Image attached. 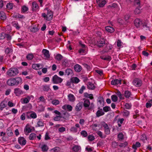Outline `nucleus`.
<instances>
[{"label":"nucleus","mask_w":152,"mask_h":152,"mask_svg":"<svg viewBox=\"0 0 152 152\" xmlns=\"http://www.w3.org/2000/svg\"><path fill=\"white\" fill-rule=\"evenodd\" d=\"M22 81V78L19 77L11 78L7 80V83L9 86H17L21 83Z\"/></svg>","instance_id":"nucleus-1"},{"label":"nucleus","mask_w":152,"mask_h":152,"mask_svg":"<svg viewBox=\"0 0 152 152\" xmlns=\"http://www.w3.org/2000/svg\"><path fill=\"white\" fill-rule=\"evenodd\" d=\"M18 73V70L15 68H11L9 69L7 72V75L11 77L15 76Z\"/></svg>","instance_id":"nucleus-2"},{"label":"nucleus","mask_w":152,"mask_h":152,"mask_svg":"<svg viewBox=\"0 0 152 152\" xmlns=\"http://www.w3.org/2000/svg\"><path fill=\"white\" fill-rule=\"evenodd\" d=\"M63 79L55 75L52 77V81L53 84L61 83L63 81Z\"/></svg>","instance_id":"nucleus-3"},{"label":"nucleus","mask_w":152,"mask_h":152,"mask_svg":"<svg viewBox=\"0 0 152 152\" xmlns=\"http://www.w3.org/2000/svg\"><path fill=\"white\" fill-rule=\"evenodd\" d=\"M105 44V40L103 38H100L97 41L96 45L99 48L103 47Z\"/></svg>","instance_id":"nucleus-4"},{"label":"nucleus","mask_w":152,"mask_h":152,"mask_svg":"<svg viewBox=\"0 0 152 152\" xmlns=\"http://www.w3.org/2000/svg\"><path fill=\"white\" fill-rule=\"evenodd\" d=\"M132 83L134 85L137 87L140 86L142 84V80L138 78H135L133 80Z\"/></svg>","instance_id":"nucleus-5"},{"label":"nucleus","mask_w":152,"mask_h":152,"mask_svg":"<svg viewBox=\"0 0 152 152\" xmlns=\"http://www.w3.org/2000/svg\"><path fill=\"white\" fill-rule=\"evenodd\" d=\"M102 125L104 127L105 133L107 134H109L110 133V129L108 125L105 122L103 121L102 123Z\"/></svg>","instance_id":"nucleus-6"},{"label":"nucleus","mask_w":152,"mask_h":152,"mask_svg":"<svg viewBox=\"0 0 152 152\" xmlns=\"http://www.w3.org/2000/svg\"><path fill=\"white\" fill-rule=\"evenodd\" d=\"M83 102H80L77 104L75 107V110L77 112L80 111L83 108Z\"/></svg>","instance_id":"nucleus-7"},{"label":"nucleus","mask_w":152,"mask_h":152,"mask_svg":"<svg viewBox=\"0 0 152 152\" xmlns=\"http://www.w3.org/2000/svg\"><path fill=\"white\" fill-rule=\"evenodd\" d=\"M96 2L100 7H103L106 3L105 0H96Z\"/></svg>","instance_id":"nucleus-8"},{"label":"nucleus","mask_w":152,"mask_h":152,"mask_svg":"<svg viewBox=\"0 0 152 152\" xmlns=\"http://www.w3.org/2000/svg\"><path fill=\"white\" fill-rule=\"evenodd\" d=\"M18 142L19 143L22 145H25L26 142V139L22 137H20L18 138Z\"/></svg>","instance_id":"nucleus-9"},{"label":"nucleus","mask_w":152,"mask_h":152,"mask_svg":"<svg viewBox=\"0 0 152 152\" xmlns=\"http://www.w3.org/2000/svg\"><path fill=\"white\" fill-rule=\"evenodd\" d=\"M134 23L135 26L137 28L139 27L142 24V21L139 18L136 19L134 21Z\"/></svg>","instance_id":"nucleus-10"},{"label":"nucleus","mask_w":152,"mask_h":152,"mask_svg":"<svg viewBox=\"0 0 152 152\" xmlns=\"http://www.w3.org/2000/svg\"><path fill=\"white\" fill-rule=\"evenodd\" d=\"M111 84L112 85H117L118 84H121V80L116 79L113 80L111 82Z\"/></svg>","instance_id":"nucleus-11"},{"label":"nucleus","mask_w":152,"mask_h":152,"mask_svg":"<svg viewBox=\"0 0 152 152\" xmlns=\"http://www.w3.org/2000/svg\"><path fill=\"white\" fill-rule=\"evenodd\" d=\"M62 108L64 110L67 109V111L69 112L71 111L73 108L72 106L69 104H65L62 107Z\"/></svg>","instance_id":"nucleus-12"},{"label":"nucleus","mask_w":152,"mask_h":152,"mask_svg":"<svg viewBox=\"0 0 152 152\" xmlns=\"http://www.w3.org/2000/svg\"><path fill=\"white\" fill-rule=\"evenodd\" d=\"M14 93L16 96H18L23 94V92L20 88H17L14 89Z\"/></svg>","instance_id":"nucleus-13"},{"label":"nucleus","mask_w":152,"mask_h":152,"mask_svg":"<svg viewBox=\"0 0 152 152\" xmlns=\"http://www.w3.org/2000/svg\"><path fill=\"white\" fill-rule=\"evenodd\" d=\"M98 110L96 113V117H99L100 116L103 115L104 114V113L102 110V109H100V107H99Z\"/></svg>","instance_id":"nucleus-14"},{"label":"nucleus","mask_w":152,"mask_h":152,"mask_svg":"<svg viewBox=\"0 0 152 152\" xmlns=\"http://www.w3.org/2000/svg\"><path fill=\"white\" fill-rule=\"evenodd\" d=\"M47 20L50 21L52 20L53 19V14L52 12L51 11H49L48 10L47 13Z\"/></svg>","instance_id":"nucleus-15"},{"label":"nucleus","mask_w":152,"mask_h":152,"mask_svg":"<svg viewBox=\"0 0 152 152\" xmlns=\"http://www.w3.org/2000/svg\"><path fill=\"white\" fill-rule=\"evenodd\" d=\"M105 29L106 31L110 33H112L115 31L114 28L110 26H106L105 27Z\"/></svg>","instance_id":"nucleus-16"},{"label":"nucleus","mask_w":152,"mask_h":152,"mask_svg":"<svg viewBox=\"0 0 152 152\" xmlns=\"http://www.w3.org/2000/svg\"><path fill=\"white\" fill-rule=\"evenodd\" d=\"M83 105L85 108L89 107L90 105V102L89 100L88 99H85L83 103Z\"/></svg>","instance_id":"nucleus-17"},{"label":"nucleus","mask_w":152,"mask_h":152,"mask_svg":"<svg viewBox=\"0 0 152 152\" xmlns=\"http://www.w3.org/2000/svg\"><path fill=\"white\" fill-rule=\"evenodd\" d=\"M75 70L77 72H80L82 69V67L78 64H76L74 66Z\"/></svg>","instance_id":"nucleus-18"},{"label":"nucleus","mask_w":152,"mask_h":152,"mask_svg":"<svg viewBox=\"0 0 152 152\" xmlns=\"http://www.w3.org/2000/svg\"><path fill=\"white\" fill-rule=\"evenodd\" d=\"M7 104V102L5 101H4L1 102L0 104V110L2 111L3 109L6 107Z\"/></svg>","instance_id":"nucleus-19"},{"label":"nucleus","mask_w":152,"mask_h":152,"mask_svg":"<svg viewBox=\"0 0 152 152\" xmlns=\"http://www.w3.org/2000/svg\"><path fill=\"white\" fill-rule=\"evenodd\" d=\"M43 53L44 57H45L46 58H49L50 57V55L49 54V51L46 49H43L42 51Z\"/></svg>","instance_id":"nucleus-20"},{"label":"nucleus","mask_w":152,"mask_h":152,"mask_svg":"<svg viewBox=\"0 0 152 152\" xmlns=\"http://www.w3.org/2000/svg\"><path fill=\"white\" fill-rule=\"evenodd\" d=\"M32 10L33 11H36L39 8V6L37 3L35 2H32Z\"/></svg>","instance_id":"nucleus-21"},{"label":"nucleus","mask_w":152,"mask_h":152,"mask_svg":"<svg viewBox=\"0 0 152 152\" xmlns=\"http://www.w3.org/2000/svg\"><path fill=\"white\" fill-rule=\"evenodd\" d=\"M41 148L43 152H46L48 151L49 148L46 145L44 144L41 146Z\"/></svg>","instance_id":"nucleus-22"},{"label":"nucleus","mask_w":152,"mask_h":152,"mask_svg":"<svg viewBox=\"0 0 152 152\" xmlns=\"http://www.w3.org/2000/svg\"><path fill=\"white\" fill-rule=\"evenodd\" d=\"M88 89L90 90H94L95 88L94 84L91 82H89L88 85H87Z\"/></svg>","instance_id":"nucleus-23"},{"label":"nucleus","mask_w":152,"mask_h":152,"mask_svg":"<svg viewBox=\"0 0 152 152\" xmlns=\"http://www.w3.org/2000/svg\"><path fill=\"white\" fill-rule=\"evenodd\" d=\"M73 73V71L70 69L67 68L65 70V75H72Z\"/></svg>","instance_id":"nucleus-24"},{"label":"nucleus","mask_w":152,"mask_h":152,"mask_svg":"<svg viewBox=\"0 0 152 152\" xmlns=\"http://www.w3.org/2000/svg\"><path fill=\"white\" fill-rule=\"evenodd\" d=\"M72 83H77L80 81V80L77 77L72 78L71 79Z\"/></svg>","instance_id":"nucleus-25"},{"label":"nucleus","mask_w":152,"mask_h":152,"mask_svg":"<svg viewBox=\"0 0 152 152\" xmlns=\"http://www.w3.org/2000/svg\"><path fill=\"white\" fill-rule=\"evenodd\" d=\"M141 144L139 142H136L135 144H133L132 146V148L134 149H137V148L140 147Z\"/></svg>","instance_id":"nucleus-26"},{"label":"nucleus","mask_w":152,"mask_h":152,"mask_svg":"<svg viewBox=\"0 0 152 152\" xmlns=\"http://www.w3.org/2000/svg\"><path fill=\"white\" fill-rule=\"evenodd\" d=\"M134 5L137 7H141L140 6V0H134Z\"/></svg>","instance_id":"nucleus-27"},{"label":"nucleus","mask_w":152,"mask_h":152,"mask_svg":"<svg viewBox=\"0 0 152 152\" xmlns=\"http://www.w3.org/2000/svg\"><path fill=\"white\" fill-rule=\"evenodd\" d=\"M117 20V22L120 25H126L127 24L126 23H125L124 20L121 18H118Z\"/></svg>","instance_id":"nucleus-28"},{"label":"nucleus","mask_w":152,"mask_h":152,"mask_svg":"<svg viewBox=\"0 0 152 152\" xmlns=\"http://www.w3.org/2000/svg\"><path fill=\"white\" fill-rule=\"evenodd\" d=\"M36 134L34 133H31L29 135V139L30 140H34L36 137Z\"/></svg>","instance_id":"nucleus-29"},{"label":"nucleus","mask_w":152,"mask_h":152,"mask_svg":"<svg viewBox=\"0 0 152 152\" xmlns=\"http://www.w3.org/2000/svg\"><path fill=\"white\" fill-rule=\"evenodd\" d=\"M131 95V92L127 90L124 93V96L126 98H129Z\"/></svg>","instance_id":"nucleus-30"},{"label":"nucleus","mask_w":152,"mask_h":152,"mask_svg":"<svg viewBox=\"0 0 152 152\" xmlns=\"http://www.w3.org/2000/svg\"><path fill=\"white\" fill-rule=\"evenodd\" d=\"M28 10V8L25 5L22 6L21 9V11L22 13H24L27 12Z\"/></svg>","instance_id":"nucleus-31"},{"label":"nucleus","mask_w":152,"mask_h":152,"mask_svg":"<svg viewBox=\"0 0 152 152\" xmlns=\"http://www.w3.org/2000/svg\"><path fill=\"white\" fill-rule=\"evenodd\" d=\"M69 100L71 102H73L75 101V98L73 94H69L68 95Z\"/></svg>","instance_id":"nucleus-32"},{"label":"nucleus","mask_w":152,"mask_h":152,"mask_svg":"<svg viewBox=\"0 0 152 152\" xmlns=\"http://www.w3.org/2000/svg\"><path fill=\"white\" fill-rule=\"evenodd\" d=\"M0 18L3 20H5L6 19L5 14L4 12H0Z\"/></svg>","instance_id":"nucleus-33"},{"label":"nucleus","mask_w":152,"mask_h":152,"mask_svg":"<svg viewBox=\"0 0 152 152\" xmlns=\"http://www.w3.org/2000/svg\"><path fill=\"white\" fill-rule=\"evenodd\" d=\"M40 64H33L32 65V68L33 69H35L36 70H38L40 69Z\"/></svg>","instance_id":"nucleus-34"},{"label":"nucleus","mask_w":152,"mask_h":152,"mask_svg":"<svg viewBox=\"0 0 152 152\" xmlns=\"http://www.w3.org/2000/svg\"><path fill=\"white\" fill-rule=\"evenodd\" d=\"M42 89L44 91H48L50 89L49 85H43L42 86Z\"/></svg>","instance_id":"nucleus-35"},{"label":"nucleus","mask_w":152,"mask_h":152,"mask_svg":"<svg viewBox=\"0 0 152 152\" xmlns=\"http://www.w3.org/2000/svg\"><path fill=\"white\" fill-rule=\"evenodd\" d=\"M63 58V56L60 54H58L56 56L55 59L59 61Z\"/></svg>","instance_id":"nucleus-36"},{"label":"nucleus","mask_w":152,"mask_h":152,"mask_svg":"<svg viewBox=\"0 0 152 152\" xmlns=\"http://www.w3.org/2000/svg\"><path fill=\"white\" fill-rule=\"evenodd\" d=\"M80 148V146L75 145L73 147L72 150L74 151L75 152H78Z\"/></svg>","instance_id":"nucleus-37"},{"label":"nucleus","mask_w":152,"mask_h":152,"mask_svg":"<svg viewBox=\"0 0 152 152\" xmlns=\"http://www.w3.org/2000/svg\"><path fill=\"white\" fill-rule=\"evenodd\" d=\"M152 105V99L149 100L146 104V107L148 108L150 107Z\"/></svg>","instance_id":"nucleus-38"},{"label":"nucleus","mask_w":152,"mask_h":152,"mask_svg":"<svg viewBox=\"0 0 152 152\" xmlns=\"http://www.w3.org/2000/svg\"><path fill=\"white\" fill-rule=\"evenodd\" d=\"M63 112L64 115L65 116H62V118H63V119H64L66 120V118H68L69 117L68 113L65 111H63Z\"/></svg>","instance_id":"nucleus-39"},{"label":"nucleus","mask_w":152,"mask_h":152,"mask_svg":"<svg viewBox=\"0 0 152 152\" xmlns=\"http://www.w3.org/2000/svg\"><path fill=\"white\" fill-rule=\"evenodd\" d=\"M111 99L114 102H116L117 101L118 98L117 96L115 95H113L111 96Z\"/></svg>","instance_id":"nucleus-40"},{"label":"nucleus","mask_w":152,"mask_h":152,"mask_svg":"<svg viewBox=\"0 0 152 152\" xmlns=\"http://www.w3.org/2000/svg\"><path fill=\"white\" fill-rule=\"evenodd\" d=\"M15 22V21H14L12 22L13 26L15 27L17 29L19 30L20 28V26H19L18 23H14Z\"/></svg>","instance_id":"nucleus-41"},{"label":"nucleus","mask_w":152,"mask_h":152,"mask_svg":"<svg viewBox=\"0 0 152 152\" xmlns=\"http://www.w3.org/2000/svg\"><path fill=\"white\" fill-rule=\"evenodd\" d=\"M6 7L8 10H11L13 7V4L11 3H9L6 5Z\"/></svg>","instance_id":"nucleus-42"},{"label":"nucleus","mask_w":152,"mask_h":152,"mask_svg":"<svg viewBox=\"0 0 152 152\" xmlns=\"http://www.w3.org/2000/svg\"><path fill=\"white\" fill-rule=\"evenodd\" d=\"M118 146V142L115 141H114L112 142V148H117Z\"/></svg>","instance_id":"nucleus-43"},{"label":"nucleus","mask_w":152,"mask_h":152,"mask_svg":"<svg viewBox=\"0 0 152 152\" xmlns=\"http://www.w3.org/2000/svg\"><path fill=\"white\" fill-rule=\"evenodd\" d=\"M7 133L9 137L12 136L13 134V133L12 131L10 129H7Z\"/></svg>","instance_id":"nucleus-44"},{"label":"nucleus","mask_w":152,"mask_h":152,"mask_svg":"<svg viewBox=\"0 0 152 152\" xmlns=\"http://www.w3.org/2000/svg\"><path fill=\"white\" fill-rule=\"evenodd\" d=\"M34 56L32 53L28 54L26 56L27 58L29 60H31L34 58Z\"/></svg>","instance_id":"nucleus-45"},{"label":"nucleus","mask_w":152,"mask_h":152,"mask_svg":"<svg viewBox=\"0 0 152 152\" xmlns=\"http://www.w3.org/2000/svg\"><path fill=\"white\" fill-rule=\"evenodd\" d=\"M118 137L119 140H122L124 138V135L122 133H120L118 135Z\"/></svg>","instance_id":"nucleus-46"},{"label":"nucleus","mask_w":152,"mask_h":152,"mask_svg":"<svg viewBox=\"0 0 152 152\" xmlns=\"http://www.w3.org/2000/svg\"><path fill=\"white\" fill-rule=\"evenodd\" d=\"M38 30L39 29L36 26L31 28L30 29L31 32L34 33L37 32Z\"/></svg>","instance_id":"nucleus-47"},{"label":"nucleus","mask_w":152,"mask_h":152,"mask_svg":"<svg viewBox=\"0 0 152 152\" xmlns=\"http://www.w3.org/2000/svg\"><path fill=\"white\" fill-rule=\"evenodd\" d=\"M70 131L71 132L74 133L77 132V128L74 126L71 127V128L70 129Z\"/></svg>","instance_id":"nucleus-48"},{"label":"nucleus","mask_w":152,"mask_h":152,"mask_svg":"<svg viewBox=\"0 0 152 152\" xmlns=\"http://www.w3.org/2000/svg\"><path fill=\"white\" fill-rule=\"evenodd\" d=\"M81 134L83 137H86L88 135L87 132L85 130L82 131L80 132Z\"/></svg>","instance_id":"nucleus-49"},{"label":"nucleus","mask_w":152,"mask_h":152,"mask_svg":"<svg viewBox=\"0 0 152 152\" xmlns=\"http://www.w3.org/2000/svg\"><path fill=\"white\" fill-rule=\"evenodd\" d=\"M128 144V142L126 141H125L123 143H120V144L119 145V146L120 148H122L123 147H125Z\"/></svg>","instance_id":"nucleus-50"},{"label":"nucleus","mask_w":152,"mask_h":152,"mask_svg":"<svg viewBox=\"0 0 152 152\" xmlns=\"http://www.w3.org/2000/svg\"><path fill=\"white\" fill-rule=\"evenodd\" d=\"M51 151H53L54 152H58L60 151V148L58 147H56L52 149Z\"/></svg>","instance_id":"nucleus-51"},{"label":"nucleus","mask_w":152,"mask_h":152,"mask_svg":"<svg viewBox=\"0 0 152 152\" xmlns=\"http://www.w3.org/2000/svg\"><path fill=\"white\" fill-rule=\"evenodd\" d=\"M88 138L89 141H93L95 139L94 136L91 135H89L88 137Z\"/></svg>","instance_id":"nucleus-52"},{"label":"nucleus","mask_w":152,"mask_h":152,"mask_svg":"<svg viewBox=\"0 0 152 152\" xmlns=\"http://www.w3.org/2000/svg\"><path fill=\"white\" fill-rule=\"evenodd\" d=\"M141 12V10L139 8L137 7L134 10V13L135 14H138Z\"/></svg>","instance_id":"nucleus-53"},{"label":"nucleus","mask_w":152,"mask_h":152,"mask_svg":"<svg viewBox=\"0 0 152 152\" xmlns=\"http://www.w3.org/2000/svg\"><path fill=\"white\" fill-rule=\"evenodd\" d=\"M52 103L53 105H56L59 103V102L58 100L55 99L52 101Z\"/></svg>","instance_id":"nucleus-54"},{"label":"nucleus","mask_w":152,"mask_h":152,"mask_svg":"<svg viewBox=\"0 0 152 152\" xmlns=\"http://www.w3.org/2000/svg\"><path fill=\"white\" fill-rule=\"evenodd\" d=\"M37 125L38 126H44V123L42 121L39 120L37 122Z\"/></svg>","instance_id":"nucleus-55"},{"label":"nucleus","mask_w":152,"mask_h":152,"mask_svg":"<svg viewBox=\"0 0 152 152\" xmlns=\"http://www.w3.org/2000/svg\"><path fill=\"white\" fill-rule=\"evenodd\" d=\"M103 110L104 112H106L110 111V108L109 106H106L103 107Z\"/></svg>","instance_id":"nucleus-56"},{"label":"nucleus","mask_w":152,"mask_h":152,"mask_svg":"<svg viewBox=\"0 0 152 152\" xmlns=\"http://www.w3.org/2000/svg\"><path fill=\"white\" fill-rule=\"evenodd\" d=\"M129 114V112L126 110H124L123 111V115L126 116H128Z\"/></svg>","instance_id":"nucleus-57"},{"label":"nucleus","mask_w":152,"mask_h":152,"mask_svg":"<svg viewBox=\"0 0 152 152\" xmlns=\"http://www.w3.org/2000/svg\"><path fill=\"white\" fill-rule=\"evenodd\" d=\"M62 116H56L53 118V120L56 121H60V119L61 118Z\"/></svg>","instance_id":"nucleus-58"},{"label":"nucleus","mask_w":152,"mask_h":152,"mask_svg":"<svg viewBox=\"0 0 152 152\" xmlns=\"http://www.w3.org/2000/svg\"><path fill=\"white\" fill-rule=\"evenodd\" d=\"M130 15L129 14H127L125 15L124 16V19L125 20V21L126 22V23L127 22V21L129 19V18H130Z\"/></svg>","instance_id":"nucleus-59"},{"label":"nucleus","mask_w":152,"mask_h":152,"mask_svg":"<svg viewBox=\"0 0 152 152\" xmlns=\"http://www.w3.org/2000/svg\"><path fill=\"white\" fill-rule=\"evenodd\" d=\"M85 89V87L84 86H83L79 91V93L80 94H82L83 92V91Z\"/></svg>","instance_id":"nucleus-60"},{"label":"nucleus","mask_w":152,"mask_h":152,"mask_svg":"<svg viewBox=\"0 0 152 152\" xmlns=\"http://www.w3.org/2000/svg\"><path fill=\"white\" fill-rule=\"evenodd\" d=\"M32 129L29 127L26 126L25 129H24V132H27L28 133H30L31 132Z\"/></svg>","instance_id":"nucleus-61"},{"label":"nucleus","mask_w":152,"mask_h":152,"mask_svg":"<svg viewBox=\"0 0 152 152\" xmlns=\"http://www.w3.org/2000/svg\"><path fill=\"white\" fill-rule=\"evenodd\" d=\"M126 108L128 109H129L131 108V104L128 103H126L125 105Z\"/></svg>","instance_id":"nucleus-62"},{"label":"nucleus","mask_w":152,"mask_h":152,"mask_svg":"<svg viewBox=\"0 0 152 152\" xmlns=\"http://www.w3.org/2000/svg\"><path fill=\"white\" fill-rule=\"evenodd\" d=\"M147 23L145 22V21L142 22V26L143 28H144L145 27H146L147 28H148L149 27L147 26Z\"/></svg>","instance_id":"nucleus-63"},{"label":"nucleus","mask_w":152,"mask_h":152,"mask_svg":"<svg viewBox=\"0 0 152 152\" xmlns=\"http://www.w3.org/2000/svg\"><path fill=\"white\" fill-rule=\"evenodd\" d=\"M111 59V57L109 56H105V58H104V60L108 61H110Z\"/></svg>","instance_id":"nucleus-64"}]
</instances>
